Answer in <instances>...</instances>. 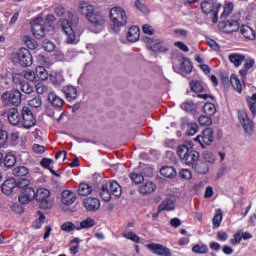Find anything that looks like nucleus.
<instances>
[{
	"instance_id": "f257e3e1",
	"label": "nucleus",
	"mask_w": 256,
	"mask_h": 256,
	"mask_svg": "<svg viewBox=\"0 0 256 256\" xmlns=\"http://www.w3.org/2000/svg\"><path fill=\"white\" fill-rule=\"evenodd\" d=\"M78 11L81 15L86 17L87 21L93 25V27H97L98 29H103V25H105V16L101 14V12L95 10V6L91 5L89 2H80Z\"/></svg>"
},
{
	"instance_id": "f03ea898",
	"label": "nucleus",
	"mask_w": 256,
	"mask_h": 256,
	"mask_svg": "<svg viewBox=\"0 0 256 256\" xmlns=\"http://www.w3.org/2000/svg\"><path fill=\"white\" fill-rule=\"evenodd\" d=\"M69 19H64L62 21V31L66 35V43L68 45H77L79 43V38L75 34V25L79 23V17L75 13L68 11L67 13Z\"/></svg>"
},
{
	"instance_id": "7ed1b4c3",
	"label": "nucleus",
	"mask_w": 256,
	"mask_h": 256,
	"mask_svg": "<svg viewBox=\"0 0 256 256\" xmlns=\"http://www.w3.org/2000/svg\"><path fill=\"white\" fill-rule=\"evenodd\" d=\"M123 194V189L117 181H109L102 184L100 197L103 201H111V195L114 197H120Z\"/></svg>"
},
{
	"instance_id": "20e7f679",
	"label": "nucleus",
	"mask_w": 256,
	"mask_h": 256,
	"mask_svg": "<svg viewBox=\"0 0 256 256\" xmlns=\"http://www.w3.org/2000/svg\"><path fill=\"white\" fill-rule=\"evenodd\" d=\"M173 71L179 73L180 75H185L193 71V64L191 60L182 55H177L172 57Z\"/></svg>"
},
{
	"instance_id": "39448f33",
	"label": "nucleus",
	"mask_w": 256,
	"mask_h": 256,
	"mask_svg": "<svg viewBox=\"0 0 256 256\" xmlns=\"http://www.w3.org/2000/svg\"><path fill=\"white\" fill-rule=\"evenodd\" d=\"M110 19L114 25L115 33H119V27H124V25H127V13L122 7L111 8Z\"/></svg>"
},
{
	"instance_id": "423d86ee",
	"label": "nucleus",
	"mask_w": 256,
	"mask_h": 256,
	"mask_svg": "<svg viewBox=\"0 0 256 256\" xmlns=\"http://www.w3.org/2000/svg\"><path fill=\"white\" fill-rule=\"evenodd\" d=\"M201 9L205 15H212V22L219 21V11H221V4L217 0H204L201 3Z\"/></svg>"
},
{
	"instance_id": "0eeeda50",
	"label": "nucleus",
	"mask_w": 256,
	"mask_h": 256,
	"mask_svg": "<svg viewBox=\"0 0 256 256\" xmlns=\"http://www.w3.org/2000/svg\"><path fill=\"white\" fill-rule=\"evenodd\" d=\"M13 63H18L22 67H31L33 65V56L29 49L20 48L12 55Z\"/></svg>"
},
{
	"instance_id": "6e6552de",
	"label": "nucleus",
	"mask_w": 256,
	"mask_h": 256,
	"mask_svg": "<svg viewBox=\"0 0 256 256\" xmlns=\"http://www.w3.org/2000/svg\"><path fill=\"white\" fill-rule=\"evenodd\" d=\"M23 96L21 95V91L18 89H14L11 91H6L1 96V101L3 105L9 106V105H21V98Z\"/></svg>"
},
{
	"instance_id": "1a4fd4ad",
	"label": "nucleus",
	"mask_w": 256,
	"mask_h": 256,
	"mask_svg": "<svg viewBox=\"0 0 256 256\" xmlns=\"http://www.w3.org/2000/svg\"><path fill=\"white\" fill-rule=\"evenodd\" d=\"M35 125H37V120L35 119V116H33L31 108L24 106L21 110L20 127H24V129H31V127H35Z\"/></svg>"
},
{
	"instance_id": "9d476101",
	"label": "nucleus",
	"mask_w": 256,
	"mask_h": 256,
	"mask_svg": "<svg viewBox=\"0 0 256 256\" xmlns=\"http://www.w3.org/2000/svg\"><path fill=\"white\" fill-rule=\"evenodd\" d=\"M51 197V191L45 188H38L36 190V201L40 203V207L42 209H49L51 207V201L49 198Z\"/></svg>"
},
{
	"instance_id": "9b49d317",
	"label": "nucleus",
	"mask_w": 256,
	"mask_h": 256,
	"mask_svg": "<svg viewBox=\"0 0 256 256\" xmlns=\"http://www.w3.org/2000/svg\"><path fill=\"white\" fill-rule=\"evenodd\" d=\"M37 191L33 187L24 188L21 195L19 196V203L21 205H28L31 201H35Z\"/></svg>"
},
{
	"instance_id": "f8f14e48",
	"label": "nucleus",
	"mask_w": 256,
	"mask_h": 256,
	"mask_svg": "<svg viewBox=\"0 0 256 256\" xmlns=\"http://www.w3.org/2000/svg\"><path fill=\"white\" fill-rule=\"evenodd\" d=\"M238 119L246 133H253V121L249 119V115H247V111L239 110L238 111Z\"/></svg>"
},
{
	"instance_id": "ddd939ff",
	"label": "nucleus",
	"mask_w": 256,
	"mask_h": 256,
	"mask_svg": "<svg viewBox=\"0 0 256 256\" xmlns=\"http://www.w3.org/2000/svg\"><path fill=\"white\" fill-rule=\"evenodd\" d=\"M32 33L36 39H43L45 37V26L43 25V18H36L32 23Z\"/></svg>"
},
{
	"instance_id": "4468645a",
	"label": "nucleus",
	"mask_w": 256,
	"mask_h": 256,
	"mask_svg": "<svg viewBox=\"0 0 256 256\" xmlns=\"http://www.w3.org/2000/svg\"><path fill=\"white\" fill-rule=\"evenodd\" d=\"M147 249L154 253V255L171 256V250L161 244H148Z\"/></svg>"
},
{
	"instance_id": "2eb2a0df",
	"label": "nucleus",
	"mask_w": 256,
	"mask_h": 256,
	"mask_svg": "<svg viewBox=\"0 0 256 256\" xmlns=\"http://www.w3.org/2000/svg\"><path fill=\"white\" fill-rule=\"evenodd\" d=\"M195 141H199L201 145H211L213 143V129L211 128H206L201 136H197L195 138Z\"/></svg>"
},
{
	"instance_id": "dca6fc26",
	"label": "nucleus",
	"mask_w": 256,
	"mask_h": 256,
	"mask_svg": "<svg viewBox=\"0 0 256 256\" xmlns=\"http://www.w3.org/2000/svg\"><path fill=\"white\" fill-rule=\"evenodd\" d=\"M8 121L11 125H19L21 127V114L17 108H11L7 113Z\"/></svg>"
},
{
	"instance_id": "f3484780",
	"label": "nucleus",
	"mask_w": 256,
	"mask_h": 256,
	"mask_svg": "<svg viewBox=\"0 0 256 256\" xmlns=\"http://www.w3.org/2000/svg\"><path fill=\"white\" fill-rule=\"evenodd\" d=\"M48 102L54 107L55 109H61L65 104V100L59 97L55 92H49L48 94Z\"/></svg>"
},
{
	"instance_id": "a211bd4d",
	"label": "nucleus",
	"mask_w": 256,
	"mask_h": 256,
	"mask_svg": "<svg viewBox=\"0 0 256 256\" xmlns=\"http://www.w3.org/2000/svg\"><path fill=\"white\" fill-rule=\"evenodd\" d=\"M1 189L4 195H11L17 189V182L13 178L7 179L2 184Z\"/></svg>"
},
{
	"instance_id": "6ab92c4d",
	"label": "nucleus",
	"mask_w": 256,
	"mask_h": 256,
	"mask_svg": "<svg viewBox=\"0 0 256 256\" xmlns=\"http://www.w3.org/2000/svg\"><path fill=\"white\" fill-rule=\"evenodd\" d=\"M77 201V196L70 190H64L61 194V203L63 205H73Z\"/></svg>"
},
{
	"instance_id": "aec40b11",
	"label": "nucleus",
	"mask_w": 256,
	"mask_h": 256,
	"mask_svg": "<svg viewBox=\"0 0 256 256\" xmlns=\"http://www.w3.org/2000/svg\"><path fill=\"white\" fill-rule=\"evenodd\" d=\"M84 207L87 211H97L101 207V202L97 198H86L84 200Z\"/></svg>"
},
{
	"instance_id": "412c9836",
	"label": "nucleus",
	"mask_w": 256,
	"mask_h": 256,
	"mask_svg": "<svg viewBox=\"0 0 256 256\" xmlns=\"http://www.w3.org/2000/svg\"><path fill=\"white\" fill-rule=\"evenodd\" d=\"M67 101H75L77 99L78 93L77 88L73 85L64 86L62 89Z\"/></svg>"
},
{
	"instance_id": "4be33fe9",
	"label": "nucleus",
	"mask_w": 256,
	"mask_h": 256,
	"mask_svg": "<svg viewBox=\"0 0 256 256\" xmlns=\"http://www.w3.org/2000/svg\"><path fill=\"white\" fill-rule=\"evenodd\" d=\"M157 189V185L153 181H147L139 187V193L141 195H150V193H154Z\"/></svg>"
},
{
	"instance_id": "5701e85b",
	"label": "nucleus",
	"mask_w": 256,
	"mask_h": 256,
	"mask_svg": "<svg viewBox=\"0 0 256 256\" xmlns=\"http://www.w3.org/2000/svg\"><path fill=\"white\" fill-rule=\"evenodd\" d=\"M184 161L190 167L195 166V164L198 163V161H199V152H197L193 149H190V151L186 154Z\"/></svg>"
},
{
	"instance_id": "b1692460",
	"label": "nucleus",
	"mask_w": 256,
	"mask_h": 256,
	"mask_svg": "<svg viewBox=\"0 0 256 256\" xmlns=\"http://www.w3.org/2000/svg\"><path fill=\"white\" fill-rule=\"evenodd\" d=\"M175 210V201L170 198H166L158 206V213H163V211H174Z\"/></svg>"
},
{
	"instance_id": "393cba45",
	"label": "nucleus",
	"mask_w": 256,
	"mask_h": 256,
	"mask_svg": "<svg viewBox=\"0 0 256 256\" xmlns=\"http://www.w3.org/2000/svg\"><path fill=\"white\" fill-rule=\"evenodd\" d=\"M141 35V31L139 30V27L137 26H132L129 28L126 37L130 43H135L139 41V37Z\"/></svg>"
},
{
	"instance_id": "a878e982",
	"label": "nucleus",
	"mask_w": 256,
	"mask_h": 256,
	"mask_svg": "<svg viewBox=\"0 0 256 256\" xmlns=\"http://www.w3.org/2000/svg\"><path fill=\"white\" fill-rule=\"evenodd\" d=\"M230 63L234 64V67H241L245 60V55L239 53H232L228 56Z\"/></svg>"
},
{
	"instance_id": "bb28decb",
	"label": "nucleus",
	"mask_w": 256,
	"mask_h": 256,
	"mask_svg": "<svg viewBox=\"0 0 256 256\" xmlns=\"http://www.w3.org/2000/svg\"><path fill=\"white\" fill-rule=\"evenodd\" d=\"M230 84L233 87L234 91H236V93L243 92V85L241 84V80L239 79V76H237V74H231Z\"/></svg>"
},
{
	"instance_id": "cd10ccee",
	"label": "nucleus",
	"mask_w": 256,
	"mask_h": 256,
	"mask_svg": "<svg viewBox=\"0 0 256 256\" xmlns=\"http://www.w3.org/2000/svg\"><path fill=\"white\" fill-rule=\"evenodd\" d=\"M160 175L168 179H173V177H177V170L171 166H164L160 169Z\"/></svg>"
},
{
	"instance_id": "c85d7f7f",
	"label": "nucleus",
	"mask_w": 256,
	"mask_h": 256,
	"mask_svg": "<svg viewBox=\"0 0 256 256\" xmlns=\"http://www.w3.org/2000/svg\"><path fill=\"white\" fill-rule=\"evenodd\" d=\"M241 34L245 37V39H250V41L255 40V30L247 25H243L240 28Z\"/></svg>"
},
{
	"instance_id": "c756f323",
	"label": "nucleus",
	"mask_w": 256,
	"mask_h": 256,
	"mask_svg": "<svg viewBox=\"0 0 256 256\" xmlns=\"http://www.w3.org/2000/svg\"><path fill=\"white\" fill-rule=\"evenodd\" d=\"M192 167L199 175L209 173V164H207V162H196Z\"/></svg>"
},
{
	"instance_id": "7c9ffc66",
	"label": "nucleus",
	"mask_w": 256,
	"mask_h": 256,
	"mask_svg": "<svg viewBox=\"0 0 256 256\" xmlns=\"http://www.w3.org/2000/svg\"><path fill=\"white\" fill-rule=\"evenodd\" d=\"M3 163L7 169H11V167H15V165H17V158L11 152H9L4 157Z\"/></svg>"
},
{
	"instance_id": "2f4dec72",
	"label": "nucleus",
	"mask_w": 256,
	"mask_h": 256,
	"mask_svg": "<svg viewBox=\"0 0 256 256\" xmlns=\"http://www.w3.org/2000/svg\"><path fill=\"white\" fill-rule=\"evenodd\" d=\"M93 192V188L87 183H80L78 188V194L82 197H87L90 193Z\"/></svg>"
},
{
	"instance_id": "473e14b6",
	"label": "nucleus",
	"mask_w": 256,
	"mask_h": 256,
	"mask_svg": "<svg viewBox=\"0 0 256 256\" xmlns=\"http://www.w3.org/2000/svg\"><path fill=\"white\" fill-rule=\"evenodd\" d=\"M12 175L15 177H25L29 175V168L25 166H17L12 170Z\"/></svg>"
},
{
	"instance_id": "72a5a7b5",
	"label": "nucleus",
	"mask_w": 256,
	"mask_h": 256,
	"mask_svg": "<svg viewBox=\"0 0 256 256\" xmlns=\"http://www.w3.org/2000/svg\"><path fill=\"white\" fill-rule=\"evenodd\" d=\"M202 110L205 115H208V117H213V115L217 113V108L213 103H205Z\"/></svg>"
},
{
	"instance_id": "f704fd0d",
	"label": "nucleus",
	"mask_w": 256,
	"mask_h": 256,
	"mask_svg": "<svg viewBox=\"0 0 256 256\" xmlns=\"http://www.w3.org/2000/svg\"><path fill=\"white\" fill-rule=\"evenodd\" d=\"M36 78L40 79V81H47L49 79V73L43 66H38L36 68Z\"/></svg>"
},
{
	"instance_id": "c9c22d12",
	"label": "nucleus",
	"mask_w": 256,
	"mask_h": 256,
	"mask_svg": "<svg viewBox=\"0 0 256 256\" xmlns=\"http://www.w3.org/2000/svg\"><path fill=\"white\" fill-rule=\"evenodd\" d=\"M193 253H198V255H207L209 253V247L206 244H196L192 248Z\"/></svg>"
},
{
	"instance_id": "e433bc0d",
	"label": "nucleus",
	"mask_w": 256,
	"mask_h": 256,
	"mask_svg": "<svg viewBox=\"0 0 256 256\" xmlns=\"http://www.w3.org/2000/svg\"><path fill=\"white\" fill-rule=\"evenodd\" d=\"M91 227H95V220L86 218L80 223V227L76 228V231H81V229H91Z\"/></svg>"
},
{
	"instance_id": "4c0bfd02",
	"label": "nucleus",
	"mask_w": 256,
	"mask_h": 256,
	"mask_svg": "<svg viewBox=\"0 0 256 256\" xmlns=\"http://www.w3.org/2000/svg\"><path fill=\"white\" fill-rule=\"evenodd\" d=\"M23 41H24L26 47H28V49L35 50V49H37V47H39V45L37 44V41H35V39L31 38V36H24Z\"/></svg>"
},
{
	"instance_id": "58836bf2",
	"label": "nucleus",
	"mask_w": 256,
	"mask_h": 256,
	"mask_svg": "<svg viewBox=\"0 0 256 256\" xmlns=\"http://www.w3.org/2000/svg\"><path fill=\"white\" fill-rule=\"evenodd\" d=\"M79 243H81V239L79 238H74L70 241V253H72V255L79 253Z\"/></svg>"
},
{
	"instance_id": "ea45409f",
	"label": "nucleus",
	"mask_w": 256,
	"mask_h": 256,
	"mask_svg": "<svg viewBox=\"0 0 256 256\" xmlns=\"http://www.w3.org/2000/svg\"><path fill=\"white\" fill-rule=\"evenodd\" d=\"M233 13V3L228 2L224 5V10L221 14V19H227V16Z\"/></svg>"
},
{
	"instance_id": "a19ab883",
	"label": "nucleus",
	"mask_w": 256,
	"mask_h": 256,
	"mask_svg": "<svg viewBox=\"0 0 256 256\" xmlns=\"http://www.w3.org/2000/svg\"><path fill=\"white\" fill-rule=\"evenodd\" d=\"M197 131H199V125L195 122H189L186 135H188L189 137H193V135H195Z\"/></svg>"
},
{
	"instance_id": "79ce46f5",
	"label": "nucleus",
	"mask_w": 256,
	"mask_h": 256,
	"mask_svg": "<svg viewBox=\"0 0 256 256\" xmlns=\"http://www.w3.org/2000/svg\"><path fill=\"white\" fill-rule=\"evenodd\" d=\"M191 90L194 91V93H203L204 88L203 85H201V82L197 80H193L190 82Z\"/></svg>"
},
{
	"instance_id": "37998d69",
	"label": "nucleus",
	"mask_w": 256,
	"mask_h": 256,
	"mask_svg": "<svg viewBox=\"0 0 256 256\" xmlns=\"http://www.w3.org/2000/svg\"><path fill=\"white\" fill-rule=\"evenodd\" d=\"M28 105L29 107H34V109H39V107L43 105V100L41 99V96H36L28 101Z\"/></svg>"
},
{
	"instance_id": "c03bdc74",
	"label": "nucleus",
	"mask_w": 256,
	"mask_h": 256,
	"mask_svg": "<svg viewBox=\"0 0 256 256\" xmlns=\"http://www.w3.org/2000/svg\"><path fill=\"white\" fill-rule=\"evenodd\" d=\"M191 148H189L187 145H180L178 146L177 154L180 159H185L187 154L189 153Z\"/></svg>"
},
{
	"instance_id": "a18cd8bd",
	"label": "nucleus",
	"mask_w": 256,
	"mask_h": 256,
	"mask_svg": "<svg viewBox=\"0 0 256 256\" xmlns=\"http://www.w3.org/2000/svg\"><path fill=\"white\" fill-rule=\"evenodd\" d=\"M198 122L200 123V125L202 127H209V125H212L213 120L211 119V117L209 115H207V116L202 115L198 118Z\"/></svg>"
},
{
	"instance_id": "49530a36",
	"label": "nucleus",
	"mask_w": 256,
	"mask_h": 256,
	"mask_svg": "<svg viewBox=\"0 0 256 256\" xmlns=\"http://www.w3.org/2000/svg\"><path fill=\"white\" fill-rule=\"evenodd\" d=\"M35 89L38 95H45L49 91V87L44 85L43 82H36Z\"/></svg>"
},
{
	"instance_id": "de8ad7c7",
	"label": "nucleus",
	"mask_w": 256,
	"mask_h": 256,
	"mask_svg": "<svg viewBox=\"0 0 256 256\" xmlns=\"http://www.w3.org/2000/svg\"><path fill=\"white\" fill-rule=\"evenodd\" d=\"M122 237H125V239H129L130 241H133L134 243H139V241H141V238L134 232H124L122 234Z\"/></svg>"
},
{
	"instance_id": "09e8293b",
	"label": "nucleus",
	"mask_w": 256,
	"mask_h": 256,
	"mask_svg": "<svg viewBox=\"0 0 256 256\" xmlns=\"http://www.w3.org/2000/svg\"><path fill=\"white\" fill-rule=\"evenodd\" d=\"M129 177L133 183H136V185H139V183H143L145 181V178L141 174H137L135 172H132L129 174Z\"/></svg>"
},
{
	"instance_id": "8fccbe9b",
	"label": "nucleus",
	"mask_w": 256,
	"mask_h": 256,
	"mask_svg": "<svg viewBox=\"0 0 256 256\" xmlns=\"http://www.w3.org/2000/svg\"><path fill=\"white\" fill-rule=\"evenodd\" d=\"M21 91H22V93H25L26 95H31V93H33V91H35V87H33V85H31L29 82H24L21 85Z\"/></svg>"
},
{
	"instance_id": "3c124183",
	"label": "nucleus",
	"mask_w": 256,
	"mask_h": 256,
	"mask_svg": "<svg viewBox=\"0 0 256 256\" xmlns=\"http://www.w3.org/2000/svg\"><path fill=\"white\" fill-rule=\"evenodd\" d=\"M180 107L181 109H183V111H187L188 113H191V111H195V104L193 103V101L183 102Z\"/></svg>"
},
{
	"instance_id": "603ef678",
	"label": "nucleus",
	"mask_w": 256,
	"mask_h": 256,
	"mask_svg": "<svg viewBox=\"0 0 256 256\" xmlns=\"http://www.w3.org/2000/svg\"><path fill=\"white\" fill-rule=\"evenodd\" d=\"M222 221H223V212L221 210H218L215 216L213 217L214 227H219Z\"/></svg>"
},
{
	"instance_id": "864d4df0",
	"label": "nucleus",
	"mask_w": 256,
	"mask_h": 256,
	"mask_svg": "<svg viewBox=\"0 0 256 256\" xmlns=\"http://www.w3.org/2000/svg\"><path fill=\"white\" fill-rule=\"evenodd\" d=\"M62 231H65L66 233H71V231L77 230V227H75V224L73 222H65L61 226Z\"/></svg>"
},
{
	"instance_id": "5fc2aeb1",
	"label": "nucleus",
	"mask_w": 256,
	"mask_h": 256,
	"mask_svg": "<svg viewBox=\"0 0 256 256\" xmlns=\"http://www.w3.org/2000/svg\"><path fill=\"white\" fill-rule=\"evenodd\" d=\"M43 223H45V215L40 214L39 218L33 222L34 229H41Z\"/></svg>"
},
{
	"instance_id": "6e6d98bb",
	"label": "nucleus",
	"mask_w": 256,
	"mask_h": 256,
	"mask_svg": "<svg viewBox=\"0 0 256 256\" xmlns=\"http://www.w3.org/2000/svg\"><path fill=\"white\" fill-rule=\"evenodd\" d=\"M253 67H255V59L251 58V57H245L244 60V68L245 69H253Z\"/></svg>"
},
{
	"instance_id": "4d7b16f0",
	"label": "nucleus",
	"mask_w": 256,
	"mask_h": 256,
	"mask_svg": "<svg viewBox=\"0 0 256 256\" xmlns=\"http://www.w3.org/2000/svg\"><path fill=\"white\" fill-rule=\"evenodd\" d=\"M43 47H44L45 51H48V53L55 51V43H53L49 40H45L43 42Z\"/></svg>"
},
{
	"instance_id": "13d9d810",
	"label": "nucleus",
	"mask_w": 256,
	"mask_h": 256,
	"mask_svg": "<svg viewBox=\"0 0 256 256\" xmlns=\"http://www.w3.org/2000/svg\"><path fill=\"white\" fill-rule=\"evenodd\" d=\"M30 181L28 179H21L16 183V189H27L29 188Z\"/></svg>"
},
{
	"instance_id": "bf43d9fd",
	"label": "nucleus",
	"mask_w": 256,
	"mask_h": 256,
	"mask_svg": "<svg viewBox=\"0 0 256 256\" xmlns=\"http://www.w3.org/2000/svg\"><path fill=\"white\" fill-rule=\"evenodd\" d=\"M24 77L28 80V81H35V79H37V72L32 71V70H27L24 73Z\"/></svg>"
},
{
	"instance_id": "052dcab7",
	"label": "nucleus",
	"mask_w": 256,
	"mask_h": 256,
	"mask_svg": "<svg viewBox=\"0 0 256 256\" xmlns=\"http://www.w3.org/2000/svg\"><path fill=\"white\" fill-rule=\"evenodd\" d=\"M7 143V131L0 130V149Z\"/></svg>"
},
{
	"instance_id": "680f3d73",
	"label": "nucleus",
	"mask_w": 256,
	"mask_h": 256,
	"mask_svg": "<svg viewBox=\"0 0 256 256\" xmlns=\"http://www.w3.org/2000/svg\"><path fill=\"white\" fill-rule=\"evenodd\" d=\"M135 7L138 8V10L141 11L142 13H147L148 11L147 6L143 4L141 0L135 1Z\"/></svg>"
},
{
	"instance_id": "e2e57ef3",
	"label": "nucleus",
	"mask_w": 256,
	"mask_h": 256,
	"mask_svg": "<svg viewBox=\"0 0 256 256\" xmlns=\"http://www.w3.org/2000/svg\"><path fill=\"white\" fill-rule=\"evenodd\" d=\"M13 79V83H15V85H23V83H25V81H23V76L21 74H13L12 76Z\"/></svg>"
},
{
	"instance_id": "0e129e2a",
	"label": "nucleus",
	"mask_w": 256,
	"mask_h": 256,
	"mask_svg": "<svg viewBox=\"0 0 256 256\" xmlns=\"http://www.w3.org/2000/svg\"><path fill=\"white\" fill-rule=\"evenodd\" d=\"M175 47H178V49H180V51H183L184 53H189V47L186 46L185 43L178 41L174 43Z\"/></svg>"
},
{
	"instance_id": "69168bd1",
	"label": "nucleus",
	"mask_w": 256,
	"mask_h": 256,
	"mask_svg": "<svg viewBox=\"0 0 256 256\" xmlns=\"http://www.w3.org/2000/svg\"><path fill=\"white\" fill-rule=\"evenodd\" d=\"M204 159L207 163H215V156L211 152L204 153Z\"/></svg>"
},
{
	"instance_id": "338daca9",
	"label": "nucleus",
	"mask_w": 256,
	"mask_h": 256,
	"mask_svg": "<svg viewBox=\"0 0 256 256\" xmlns=\"http://www.w3.org/2000/svg\"><path fill=\"white\" fill-rule=\"evenodd\" d=\"M55 15H57V17H63L65 15V7L63 6H57L54 9Z\"/></svg>"
},
{
	"instance_id": "774afa93",
	"label": "nucleus",
	"mask_w": 256,
	"mask_h": 256,
	"mask_svg": "<svg viewBox=\"0 0 256 256\" xmlns=\"http://www.w3.org/2000/svg\"><path fill=\"white\" fill-rule=\"evenodd\" d=\"M180 177L182 179H191V171L189 169H182L180 171Z\"/></svg>"
}]
</instances>
